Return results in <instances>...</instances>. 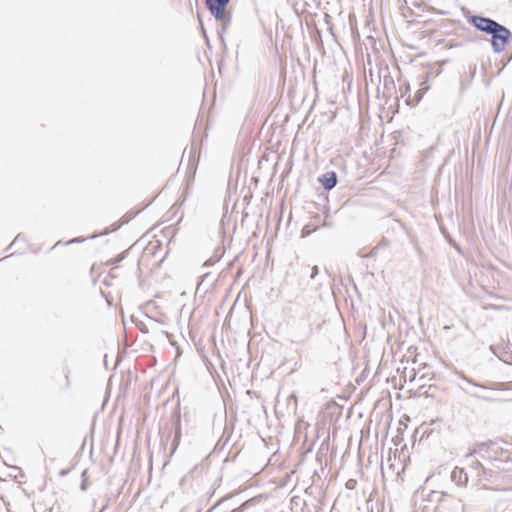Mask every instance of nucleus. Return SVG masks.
Segmentation results:
<instances>
[{
	"instance_id": "nucleus-1",
	"label": "nucleus",
	"mask_w": 512,
	"mask_h": 512,
	"mask_svg": "<svg viewBox=\"0 0 512 512\" xmlns=\"http://www.w3.org/2000/svg\"><path fill=\"white\" fill-rule=\"evenodd\" d=\"M466 19L477 31L491 37V48L495 54L502 53L512 42V32L505 25L490 17L470 14L466 16Z\"/></svg>"
},
{
	"instance_id": "nucleus-2",
	"label": "nucleus",
	"mask_w": 512,
	"mask_h": 512,
	"mask_svg": "<svg viewBox=\"0 0 512 512\" xmlns=\"http://www.w3.org/2000/svg\"><path fill=\"white\" fill-rule=\"evenodd\" d=\"M456 375L468 386L458 385V387L467 395L485 402H502L511 400L512 397H506L503 392L508 390L507 383L504 382H477L466 376L462 371H457Z\"/></svg>"
},
{
	"instance_id": "nucleus-3",
	"label": "nucleus",
	"mask_w": 512,
	"mask_h": 512,
	"mask_svg": "<svg viewBox=\"0 0 512 512\" xmlns=\"http://www.w3.org/2000/svg\"><path fill=\"white\" fill-rule=\"evenodd\" d=\"M231 0H205V6L211 16L218 23L217 34L221 44L225 47V33L230 27L232 15L228 10V5Z\"/></svg>"
},
{
	"instance_id": "nucleus-4",
	"label": "nucleus",
	"mask_w": 512,
	"mask_h": 512,
	"mask_svg": "<svg viewBox=\"0 0 512 512\" xmlns=\"http://www.w3.org/2000/svg\"><path fill=\"white\" fill-rule=\"evenodd\" d=\"M169 425L170 431L168 437H170L173 433L171 453H174L177 450L181 440V407L179 403L173 408L171 412Z\"/></svg>"
},
{
	"instance_id": "nucleus-5",
	"label": "nucleus",
	"mask_w": 512,
	"mask_h": 512,
	"mask_svg": "<svg viewBox=\"0 0 512 512\" xmlns=\"http://www.w3.org/2000/svg\"><path fill=\"white\" fill-rule=\"evenodd\" d=\"M201 148L198 146L195 140L192 141L190 152H189V161L187 166V181L188 183L193 181L195 178V173L199 164Z\"/></svg>"
},
{
	"instance_id": "nucleus-6",
	"label": "nucleus",
	"mask_w": 512,
	"mask_h": 512,
	"mask_svg": "<svg viewBox=\"0 0 512 512\" xmlns=\"http://www.w3.org/2000/svg\"><path fill=\"white\" fill-rule=\"evenodd\" d=\"M317 180L324 190L330 191L336 187L338 183V175L335 171L330 170L320 175Z\"/></svg>"
},
{
	"instance_id": "nucleus-7",
	"label": "nucleus",
	"mask_w": 512,
	"mask_h": 512,
	"mask_svg": "<svg viewBox=\"0 0 512 512\" xmlns=\"http://www.w3.org/2000/svg\"><path fill=\"white\" fill-rule=\"evenodd\" d=\"M140 213V211H133V210H130L128 211L127 213H125L121 219L115 223H113L111 225V229H107L103 235H107L109 234L110 232H115L117 230H119L124 224H127L129 223L132 219H134L138 214Z\"/></svg>"
},
{
	"instance_id": "nucleus-8",
	"label": "nucleus",
	"mask_w": 512,
	"mask_h": 512,
	"mask_svg": "<svg viewBox=\"0 0 512 512\" xmlns=\"http://www.w3.org/2000/svg\"><path fill=\"white\" fill-rule=\"evenodd\" d=\"M329 448H330V436L328 435L323 441L322 443L320 444V447L316 453V460L317 462L322 466L323 464H325V466H327L328 464V461H327V453L329 451Z\"/></svg>"
},
{
	"instance_id": "nucleus-9",
	"label": "nucleus",
	"mask_w": 512,
	"mask_h": 512,
	"mask_svg": "<svg viewBox=\"0 0 512 512\" xmlns=\"http://www.w3.org/2000/svg\"><path fill=\"white\" fill-rule=\"evenodd\" d=\"M451 479L456 485L462 486L468 482V475L463 468L455 467L451 472Z\"/></svg>"
},
{
	"instance_id": "nucleus-10",
	"label": "nucleus",
	"mask_w": 512,
	"mask_h": 512,
	"mask_svg": "<svg viewBox=\"0 0 512 512\" xmlns=\"http://www.w3.org/2000/svg\"><path fill=\"white\" fill-rule=\"evenodd\" d=\"M502 441L503 440L501 437H496L495 439H491L485 442H477L479 451L481 453V457L484 458V453H489L490 451H493V447Z\"/></svg>"
},
{
	"instance_id": "nucleus-11",
	"label": "nucleus",
	"mask_w": 512,
	"mask_h": 512,
	"mask_svg": "<svg viewBox=\"0 0 512 512\" xmlns=\"http://www.w3.org/2000/svg\"><path fill=\"white\" fill-rule=\"evenodd\" d=\"M383 82H384L383 83V86H384L383 97L390 98L391 94H392V90L395 89L394 80L388 73L387 75L384 76Z\"/></svg>"
},
{
	"instance_id": "nucleus-12",
	"label": "nucleus",
	"mask_w": 512,
	"mask_h": 512,
	"mask_svg": "<svg viewBox=\"0 0 512 512\" xmlns=\"http://www.w3.org/2000/svg\"><path fill=\"white\" fill-rule=\"evenodd\" d=\"M480 477L485 481L495 483L499 480L500 475L498 472L485 467L483 468V471H481Z\"/></svg>"
},
{
	"instance_id": "nucleus-13",
	"label": "nucleus",
	"mask_w": 512,
	"mask_h": 512,
	"mask_svg": "<svg viewBox=\"0 0 512 512\" xmlns=\"http://www.w3.org/2000/svg\"><path fill=\"white\" fill-rule=\"evenodd\" d=\"M453 498L455 497L448 492H441L439 502L442 506H448L455 510V502H453Z\"/></svg>"
},
{
	"instance_id": "nucleus-14",
	"label": "nucleus",
	"mask_w": 512,
	"mask_h": 512,
	"mask_svg": "<svg viewBox=\"0 0 512 512\" xmlns=\"http://www.w3.org/2000/svg\"><path fill=\"white\" fill-rule=\"evenodd\" d=\"M216 253H217V257H210L209 259H207L204 263H203V266L204 267H210V266H213L215 263H217L218 261H220V259L223 257L225 251H224V248L223 247H217L216 248Z\"/></svg>"
},
{
	"instance_id": "nucleus-15",
	"label": "nucleus",
	"mask_w": 512,
	"mask_h": 512,
	"mask_svg": "<svg viewBox=\"0 0 512 512\" xmlns=\"http://www.w3.org/2000/svg\"><path fill=\"white\" fill-rule=\"evenodd\" d=\"M424 95H425V94H423V92H422V91L417 90V91L414 93L413 97H412L411 95H409V96L406 98L405 102H406V104H407L408 106H415V105H417V104L422 100V98H423V96H424Z\"/></svg>"
},
{
	"instance_id": "nucleus-16",
	"label": "nucleus",
	"mask_w": 512,
	"mask_h": 512,
	"mask_svg": "<svg viewBox=\"0 0 512 512\" xmlns=\"http://www.w3.org/2000/svg\"><path fill=\"white\" fill-rule=\"evenodd\" d=\"M129 253V249L121 252L120 254H118L116 257L110 259L108 262H107V265H112L113 268H116L118 266V264L120 262H122L128 255Z\"/></svg>"
},
{
	"instance_id": "nucleus-17",
	"label": "nucleus",
	"mask_w": 512,
	"mask_h": 512,
	"mask_svg": "<svg viewBox=\"0 0 512 512\" xmlns=\"http://www.w3.org/2000/svg\"><path fill=\"white\" fill-rule=\"evenodd\" d=\"M453 502H455V510H461V512H472V509L465 504H463L462 500L459 498H453Z\"/></svg>"
},
{
	"instance_id": "nucleus-18",
	"label": "nucleus",
	"mask_w": 512,
	"mask_h": 512,
	"mask_svg": "<svg viewBox=\"0 0 512 512\" xmlns=\"http://www.w3.org/2000/svg\"><path fill=\"white\" fill-rule=\"evenodd\" d=\"M505 452L506 450L503 448L495 449L493 450V455L489 456L488 459L491 461H500L502 460V456L504 455Z\"/></svg>"
},
{
	"instance_id": "nucleus-19",
	"label": "nucleus",
	"mask_w": 512,
	"mask_h": 512,
	"mask_svg": "<svg viewBox=\"0 0 512 512\" xmlns=\"http://www.w3.org/2000/svg\"><path fill=\"white\" fill-rule=\"evenodd\" d=\"M428 76H429L428 73H426L425 78L420 83V87L418 89L419 91H422L423 94H425L430 89V86L428 84Z\"/></svg>"
},
{
	"instance_id": "nucleus-20",
	"label": "nucleus",
	"mask_w": 512,
	"mask_h": 512,
	"mask_svg": "<svg viewBox=\"0 0 512 512\" xmlns=\"http://www.w3.org/2000/svg\"><path fill=\"white\" fill-rule=\"evenodd\" d=\"M428 76H429L428 73H426L425 78L420 83V87L418 89L419 91H422L423 94H425L430 89V86L428 84Z\"/></svg>"
},
{
	"instance_id": "nucleus-21",
	"label": "nucleus",
	"mask_w": 512,
	"mask_h": 512,
	"mask_svg": "<svg viewBox=\"0 0 512 512\" xmlns=\"http://www.w3.org/2000/svg\"><path fill=\"white\" fill-rule=\"evenodd\" d=\"M475 454L481 455V453L479 451L478 443H475L474 447L469 449V452L466 454L465 457L470 458V457L474 456Z\"/></svg>"
},
{
	"instance_id": "nucleus-22",
	"label": "nucleus",
	"mask_w": 512,
	"mask_h": 512,
	"mask_svg": "<svg viewBox=\"0 0 512 512\" xmlns=\"http://www.w3.org/2000/svg\"><path fill=\"white\" fill-rule=\"evenodd\" d=\"M435 391H436V387H433V386H429V388L427 390H425L422 394L425 396V397H431L433 398L435 396Z\"/></svg>"
},
{
	"instance_id": "nucleus-23",
	"label": "nucleus",
	"mask_w": 512,
	"mask_h": 512,
	"mask_svg": "<svg viewBox=\"0 0 512 512\" xmlns=\"http://www.w3.org/2000/svg\"><path fill=\"white\" fill-rule=\"evenodd\" d=\"M389 244H390V241L387 238L382 237V239L377 244L376 249L385 248V247L389 246Z\"/></svg>"
},
{
	"instance_id": "nucleus-24",
	"label": "nucleus",
	"mask_w": 512,
	"mask_h": 512,
	"mask_svg": "<svg viewBox=\"0 0 512 512\" xmlns=\"http://www.w3.org/2000/svg\"><path fill=\"white\" fill-rule=\"evenodd\" d=\"M86 239L87 238H85V237H76V238L70 239L69 241L65 242L64 245H70V244H73V243H82Z\"/></svg>"
},
{
	"instance_id": "nucleus-25",
	"label": "nucleus",
	"mask_w": 512,
	"mask_h": 512,
	"mask_svg": "<svg viewBox=\"0 0 512 512\" xmlns=\"http://www.w3.org/2000/svg\"><path fill=\"white\" fill-rule=\"evenodd\" d=\"M20 241H26V237L23 233H18L17 236L15 237V239L12 241V245H15L16 243L20 242Z\"/></svg>"
},
{
	"instance_id": "nucleus-26",
	"label": "nucleus",
	"mask_w": 512,
	"mask_h": 512,
	"mask_svg": "<svg viewBox=\"0 0 512 512\" xmlns=\"http://www.w3.org/2000/svg\"><path fill=\"white\" fill-rule=\"evenodd\" d=\"M393 223H394V225H395L397 228H399L401 231L406 232V227H405V225H404L401 221H399V220H393Z\"/></svg>"
},
{
	"instance_id": "nucleus-27",
	"label": "nucleus",
	"mask_w": 512,
	"mask_h": 512,
	"mask_svg": "<svg viewBox=\"0 0 512 512\" xmlns=\"http://www.w3.org/2000/svg\"><path fill=\"white\" fill-rule=\"evenodd\" d=\"M329 217L330 215L329 214H326L325 216V220H324V223L322 224L323 227H332L333 226V222L329 220Z\"/></svg>"
},
{
	"instance_id": "nucleus-28",
	"label": "nucleus",
	"mask_w": 512,
	"mask_h": 512,
	"mask_svg": "<svg viewBox=\"0 0 512 512\" xmlns=\"http://www.w3.org/2000/svg\"><path fill=\"white\" fill-rule=\"evenodd\" d=\"M231 496H226L221 498L219 501H217L212 508L208 512H211L212 510L216 509L220 504H222L226 499L230 498Z\"/></svg>"
},
{
	"instance_id": "nucleus-29",
	"label": "nucleus",
	"mask_w": 512,
	"mask_h": 512,
	"mask_svg": "<svg viewBox=\"0 0 512 512\" xmlns=\"http://www.w3.org/2000/svg\"><path fill=\"white\" fill-rule=\"evenodd\" d=\"M318 274H319V267L315 265V266H314V267H312V269H311L310 278H311V279H314Z\"/></svg>"
},
{
	"instance_id": "nucleus-30",
	"label": "nucleus",
	"mask_w": 512,
	"mask_h": 512,
	"mask_svg": "<svg viewBox=\"0 0 512 512\" xmlns=\"http://www.w3.org/2000/svg\"><path fill=\"white\" fill-rule=\"evenodd\" d=\"M209 276H210V273H209V272L204 273V274L202 275V277H201L202 279H201V282H200V283H198L197 290H199V289H200L201 285L203 284V282H204L205 280H208V277H209Z\"/></svg>"
},
{
	"instance_id": "nucleus-31",
	"label": "nucleus",
	"mask_w": 512,
	"mask_h": 512,
	"mask_svg": "<svg viewBox=\"0 0 512 512\" xmlns=\"http://www.w3.org/2000/svg\"><path fill=\"white\" fill-rule=\"evenodd\" d=\"M473 468L475 469H481V471H483V468L484 465L479 461V460H476L474 463H473Z\"/></svg>"
},
{
	"instance_id": "nucleus-32",
	"label": "nucleus",
	"mask_w": 512,
	"mask_h": 512,
	"mask_svg": "<svg viewBox=\"0 0 512 512\" xmlns=\"http://www.w3.org/2000/svg\"><path fill=\"white\" fill-rule=\"evenodd\" d=\"M69 374H70V370H67V372L65 373V386H66V388L70 387V377H69Z\"/></svg>"
},
{
	"instance_id": "nucleus-33",
	"label": "nucleus",
	"mask_w": 512,
	"mask_h": 512,
	"mask_svg": "<svg viewBox=\"0 0 512 512\" xmlns=\"http://www.w3.org/2000/svg\"><path fill=\"white\" fill-rule=\"evenodd\" d=\"M88 488V482H87V479H82V482L80 484V489L82 491H86Z\"/></svg>"
},
{
	"instance_id": "nucleus-34",
	"label": "nucleus",
	"mask_w": 512,
	"mask_h": 512,
	"mask_svg": "<svg viewBox=\"0 0 512 512\" xmlns=\"http://www.w3.org/2000/svg\"><path fill=\"white\" fill-rule=\"evenodd\" d=\"M71 469H62L59 471V476L60 477H65L67 476L69 473H70Z\"/></svg>"
},
{
	"instance_id": "nucleus-35",
	"label": "nucleus",
	"mask_w": 512,
	"mask_h": 512,
	"mask_svg": "<svg viewBox=\"0 0 512 512\" xmlns=\"http://www.w3.org/2000/svg\"><path fill=\"white\" fill-rule=\"evenodd\" d=\"M311 233L310 230H308V226H305L303 229H302V236H307Z\"/></svg>"
},
{
	"instance_id": "nucleus-36",
	"label": "nucleus",
	"mask_w": 512,
	"mask_h": 512,
	"mask_svg": "<svg viewBox=\"0 0 512 512\" xmlns=\"http://www.w3.org/2000/svg\"><path fill=\"white\" fill-rule=\"evenodd\" d=\"M403 87H404V93H407L410 91V84L408 82H405Z\"/></svg>"
},
{
	"instance_id": "nucleus-37",
	"label": "nucleus",
	"mask_w": 512,
	"mask_h": 512,
	"mask_svg": "<svg viewBox=\"0 0 512 512\" xmlns=\"http://www.w3.org/2000/svg\"><path fill=\"white\" fill-rule=\"evenodd\" d=\"M476 74V67L474 66L473 69L470 71V79H473Z\"/></svg>"
},
{
	"instance_id": "nucleus-38",
	"label": "nucleus",
	"mask_w": 512,
	"mask_h": 512,
	"mask_svg": "<svg viewBox=\"0 0 512 512\" xmlns=\"http://www.w3.org/2000/svg\"><path fill=\"white\" fill-rule=\"evenodd\" d=\"M450 243H451V245H452V246H453L457 251H460V245H459V244H457V243H456V242H454V241H451Z\"/></svg>"
},
{
	"instance_id": "nucleus-39",
	"label": "nucleus",
	"mask_w": 512,
	"mask_h": 512,
	"mask_svg": "<svg viewBox=\"0 0 512 512\" xmlns=\"http://www.w3.org/2000/svg\"><path fill=\"white\" fill-rule=\"evenodd\" d=\"M140 330H141L142 333H147L148 332V329L146 328L145 325H143V327L140 328Z\"/></svg>"
},
{
	"instance_id": "nucleus-40",
	"label": "nucleus",
	"mask_w": 512,
	"mask_h": 512,
	"mask_svg": "<svg viewBox=\"0 0 512 512\" xmlns=\"http://www.w3.org/2000/svg\"><path fill=\"white\" fill-rule=\"evenodd\" d=\"M87 470H84L81 474L82 479H86Z\"/></svg>"
},
{
	"instance_id": "nucleus-41",
	"label": "nucleus",
	"mask_w": 512,
	"mask_h": 512,
	"mask_svg": "<svg viewBox=\"0 0 512 512\" xmlns=\"http://www.w3.org/2000/svg\"><path fill=\"white\" fill-rule=\"evenodd\" d=\"M377 250H378V249H376V247H374V248L371 250V253H370V254H371V256L375 255Z\"/></svg>"
},
{
	"instance_id": "nucleus-42",
	"label": "nucleus",
	"mask_w": 512,
	"mask_h": 512,
	"mask_svg": "<svg viewBox=\"0 0 512 512\" xmlns=\"http://www.w3.org/2000/svg\"><path fill=\"white\" fill-rule=\"evenodd\" d=\"M113 269H114V268L112 267V269H111V270H110V272H109V276H110V277H112V278H115L116 276H115V275H114V273L112 272V271H113Z\"/></svg>"
},
{
	"instance_id": "nucleus-43",
	"label": "nucleus",
	"mask_w": 512,
	"mask_h": 512,
	"mask_svg": "<svg viewBox=\"0 0 512 512\" xmlns=\"http://www.w3.org/2000/svg\"><path fill=\"white\" fill-rule=\"evenodd\" d=\"M202 31H203L204 35H206L205 30H204L203 28H202ZM205 37H206L207 45L209 46V45H210V44H209V39H208V37H207V36H205Z\"/></svg>"
},
{
	"instance_id": "nucleus-44",
	"label": "nucleus",
	"mask_w": 512,
	"mask_h": 512,
	"mask_svg": "<svg viewBox=\"0 0 512 512\" xmlns=\"http://www.w3.org/2000/svg\"><path fill=\"white\" fill-rule=\"evenodd\" d=\"M329 30L331 31V33L333 34V26L332 24L329 25Z\"/></svg>"
},
{
	"instance_id": "nucleus-45",
	"label": "nucleus",
	"mask_w": 512,
	"mask_h": 512,
	"mask_svg": "<svg viewBox=\"0 0 512 512\" xmlns=\"http://www.w3.org/2000/svg\"><path fill=\"white\" fill-rule=\"evenodd\" d=\"M14 245L12 243L6 248V251L10 250Z\"/></svg>"
},
{
	"instance_id": "nucleus-46",
	"label": "nucleus",
	"mask_w": 512,
	"mask_h": 512,
	"mask_svg": "<svg viewBox=\"0 0 512 512\" xmlns=\"http://www.w3.org/2000/svg\"><path fill=\"white\" fill-rule=\"evenodd\" d=\"M60 244H62V241H58V242L53 246V248H54V247H56V246H58V245H60Z\"/></svg>"
},
{
	"instance_id": "nucleus-47",
	"label": "nucleus",
	"mask_w": 512,
	"mask_h": 512,
	"mask_svg": "<svg viewBox=\"0 0 512 512\" xmlns=\"http://www.w3.org/2000/svg\"><path fill=\"white\" fill-rule=\"evenodd\" d=\"M312 448H313V444L309 447L308 451L307 452H311L312 451Z\"/></svg>"
},
{
	"instance_id": "nucleus-48",
	"label": "nucleus",
	"mask_w": 512,
	"mask_h": 512,
	"mask_svg": "<svg viewBox=\"0 0 512 512\" xmlns=\"http://www.w3.org/2000/svg\"><path fill=\"white\" fill-rule=\"evenodd\" d=\"M313 475H314V476H318L317 470H314Z\"/></svg>"
},
{
	"instance_id": "nucleus-49",
	"label": "nucleus",
	"mask_w": 512,
	"mask_h": 512,
	"mask_svg": "<svg viewBox=\"0 0 512 512\" xmlns=\"http://www.w3.org/2000/svg\"><path fill=\"white\" fill-rule=\"evenodd\" d=\"M209 494H210V495H213V494H214V489H212L211 491H209Z\"/></svg>"
},
{
	"instance_id": "nucleus-50",
	"label": "nucleus",
	"mask_w": 512,
	"mask_h": 512,
	"mask_svg": "<svg viewBox=\"0 0 512 512\" xmlns=\"http://www.w3.org/2000/svg\"><path fill=\"white\" fill-rule=\"evenodd\" d=\"M329 17H330V16H329V14L325 13V18H326V20H327Z\"/></svg>"
},
{
	"instance_id": "nucleus-51",
	"label": "nucleus",
	"mask_w": 512,
	"mask_h": 512,
	"mask_svg": "<svg viewBox=\"0 0 512 512\" xmlns=\"http://www.w3.org/2000/svg\"><path fill=\"white\" fill-rule=\"evenodd\" d=\"M212 257H217L216 250L214 251V255Z\"/></svg>"
},
{
	"instance_id": "nucleus-52",
	"label": "nucleus",
	"mask_w": 512,
	"mask_h": 512,
	"mask_svg": "<svg viewBox=\"0 0 512 512\" xmlns=\"http://www.w3.org/2000/svg\"><path fill=\"white\" fill-rule=\"evenodd\" d=\"M369 512H374L372 507L369 509Z\"/></svg>"
},
{
	"instance_id": "nucleus-53",
	"label": "nucleus",
	"mask_w": 512,
	"mask_h": 512,
	"mask_svg": "<svg viewBox=\"0 0 512 512\" xmlns=\"http://www.w3.org/2000/svg\"><path fill=\"white\" fill-rule=\"evenodd\" d=\"M196 5H198V0H195Z\"/></svg>"
}]
</instances>
